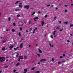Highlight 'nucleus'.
I'll return each instance as SVG.
<instances>
[{
	"instance_id": "obj_34",
	"label": "nucleus",
	"mask_w": 73,
	"mask_h": 73,
	"mask_svg": "<svg viewBox=\"0 0 73 73\" xmlns=\"http://www.w3.org/2000/svg\"><path fill=\"white\" fill-rule=\"evenodd\" d=\"M48 17V15H46L44 16V17H45V18H46V17Z\"/></svg>"
},
{
	"instance_id": "obj_4",
	"label": "nucleus",
	"mask_w": 73,
	"mask_h": 73,
	"mask_svg": "<svg viewBox=\"0 0 73 73\" xmlns=\"http://www.w3.org/2000/svg\"><path fill=\"white\" fill-rule=\"evenodd\" d=\"M24 7L25 8H26L27 9H29V6L26 5V6H25Z\"/></svg>"
},
{
	"instance_id": "obj_25",
	"label": "nucleus",
	"mask_w": 73,
	"mask_h": 73,
	"mask_svg": "<svg viewBox=\"0 0 73 73\" xmlns=\"http://www.w3.org/2000/svg\"><path fill=\"white\" fill-rule=\"evenodd\" d=\"M35 12H34L33 13L31 14V15H35Z\"/></svg>"
},
{
	"instance_id": "obj_44",
	"label": "nucleus",
	"mask_w": 73,
	"mask_h": 73,
	"mask_svg": "<svg viewBox=\"0 0 73 73\" xmlns=\"http://www.w3.org/2000/svg\"><path fill=\"white\" fill-rule=\"evenodd\" d=\"M50 5H47V7H50Z\"/></svg>"
},
{
	"instance_id": "obj_39",
	"label": "nucleus",
	"mask_w": 73,
	"mask_h": 73,
	"mask_svg": "<svg viewBox=\"0 0 73 73\" xmlns=\"http://www.w3.org/2000/svg\"><path fill=\"white\" fill-rule=\"evenodd\" d=\"M54 58H52V61H54Z\"/></svg>"
},
{
	"instance_id": "obj_19",
	"label": "nucleus",
	"mask_w": 73,
	"mask_h": 73,
	"mask_svg": "<svg viewBox=\"0 0 73 73\" xmlns=\"http://www.w3.org/2000/svg\"><path fill=\"white\" fill-rule=\"evenodd\" d=\"M15 11H20V9H16L15 10Z\"/></svg>"
},
{
	"instance_id": "obj_57",
	"label": "nucleus",
	"mask_w": 73,
	"mask_h": 73,
	"mask_svg": "<svg viewBox=\"0 0 73 73\" xmlns=\"http://www.w3.org/2000/svg\"><path fill=\"white\" fill-rule=\"evenodd\" d=\"M20 60H21L20 58L18 59V61H20Z\"/></svg>"
},
{
	"instance_id": "obj_9",
	"label": "nucleus",
	"mask_w": 73,
	"mask_h": 73,
	"mask_svg": "<svg viewBox=\"0 0 73 73\" xmlns=\"http://www.w3.org/2000/svg\"><path fill=\"white\" fill-rule=\"evenodd\" d=\"M13 48V45H12L9 46V48L10 49H12Z\"/></svg>"
},
{
	"instance_id": "obj_52",
	"label": "nucleus",
	"mask_w": 73,
	"mask_h": 73,
	"mask_svg": "<svg viewBox=\"0 0 73 73\" xmlns=\"http://www.w3.org/2000/svg\"><path fill=\"white\" fill-rule=\"evenodd\" d=\"M6 41H3V43H5V42Z\"/></svg>"
},
{
	"instance_id": "obj_43",
	"label": "nucleus",
	"mask_w": 73,
	"mask_h": 73,
	"mask_svg": "<svg viewBox=\"0 0 73 73\" xmlns=\"http://www.w3.org/2000/svg\"><path fill=\"white\" fill-rule=\"evenodd\" d=\"M63 30V29H60L59 31H62Z\"/></svg>"
},
{
	"instance_id": "obj_32",
	"label": "nucleus",
	"mask_w": 73,
	"mask_h": 73,
	"mask_svg": "<svg viewBox=\"0 0 73 73\" xmlns=\"http://www.w3.org/2000/svg\"><path fill=\"white\" fill-rule=\"evenodd\" d=\"M20 31H23V28L21 27H20Z\"/></svg>"
},
{
	"instance_id": "obj_36",
	"label": "nucleus",
	"mask_w": 73,
	"mask_h": 73,
	"mask_svg": "<svg viewBox=\"0 0 73 73\" xmlns=\"http://www.w3.org/2000/svg\"><path fill=\"white\" fill-rule=\"evenodd\" d=\"M8 66H5V68H8Z\"/></svg>"
},
{
	"instance_id": "obj_23",
	"label": "nucleus",
	"mask_w": 73,
	"mask_h": 73,
	"mask_svg": "<svg viewBox=\"0 0 73 73\" xmlns=\"http://www.w3.org/2000/svg\"><path fill=\"white\" fill-rule=\"evenodd\" d=\"M31 23H32V22L31 21H29V24H31Z\"/></svg>"
},
{
	"instance_id": "obj_26",
	"label": "nucleus",
	"mask_w": 73,
	"mask_h": 73,
	"mask_svg": "<svg viewBox=\"0 0 73 73\" xmlns=\"http://www.w3.org/2000/svg\"><path fill=\"white\" fill-rule=\"evenodd\" d=\"M56 29H60V27H58L57 28H56Z\"/></svg>"
},
{
	"instance_id": "obj_20",
	"label": "nucleus",
	"mask_w": 73,
	"mask_h": 73,
	"mask_svg": "<svg viewBox=\"0 0 73 73\" xmlns=\"http://www.w3.org/2000/svg\"><path fill=\"white\" fill-rule=\"evenodd\" d=\"M38 50L40 53H42V51H41V50H40V49H38Z\"/></svg>"
},
{
	"instance_id": "obj_10",
	"label": "nucleus",
	"mask_w": 73,
	"mask_h": 73,
	"mask_svg": "<svg viewBox=\"0 0 73 73\" xmlns=\"http://www.w3.org/2000/svg\"><path fill=\"white\" fill-rule=\"evenodd\" d=\"M49 44H50V46L51 47H54V45H52V44H51V43H49Z\"/></svg>"
},
{
	"instance_id": "obj_14",
	"label": "nucleus",
	"mask_w": 73,
	"mask_h": 73,
	"mask_svg": "<svg viewBox=\"0 0 73 73\" xmlns=\"http://www.w3.org/2000/svg\"><path fill=\"white\" fill-rule=\"evenodd\" d=\"M19 47H17V48H14V50H17V49H19Z\"/></svg>"
},
{
	"instance_id": "obj_47",
	"label": "nucleus",
	"mask_w": 73,
	"mask_h": 73,
	"mask_svg": "<svg viewBox=\"0 0 73 73\" xmlns=\"http://www.w3.org/2000/svg\"><path fill=\"white\" fill-rule=\"evenodd\" d=\"M32 28H30V31H32Z\"/></svg>"
},
{
	"instance_id": "obj_56",
	"label": "nucleus",
	"mask_w": 73,
	"mask_h": 73,
	"mask_svg": "<svg viewBox=\"0 0 73 73\" xmlns=\"http://www.w3.org/2000/svg\"><path fill=\"white\" fill-rule=\"evenodd\" d=\"M59 23L60 24H61V21H59Z\"/></svg>"
},
{
	"instance_id": "obj_27",
	"label": "nucleus",
	"mask_w": 73,
	"mask_h": 73,
	"mask_svg": "<svg viewBox=\"0 0 73 73\" xmlns=\"http://www.w3.org/2000/svg\"><path fill=\"white\" fill-rule=\"evenodd\" d=\"M20 65V63H17L16 64V66H18V65Z\"/></svg>"
},
{
	"instance_id": "obj_3",
	"label": "nucleus",
	"mask_w": 73,
	"mask_h": 73,
	"mask_svg": "<svg viewBox=\"0 0 73 73\" xmlns=\"http://www.w3.org/2000/svg\"><path fill=\"white\" fill-rule=\"evenodd\" d=\"M46 61V60L44 59H42L40 60V62H43L44 61Z\"/></svg>"
},
{
	"instance_id": "obj_31",
	"label": "nucleus",
	"mask_w": 73,
	"mask_h": 73,
	"mask_svg": "<svg viewBox=\"0 0 73 73\" xmlns=\"http://www.w3.org/2000/svg\"><path fill=\"white\" fill-rule=\"evenodd\" d=\"M64 24H66L67 25L68 24V22H64Z\"/></svg>"
},
{
	"instance_id": "obj_42",
	"label": "nucleus",
	"mask_w": 73,
	"mask_h": 73,
	"mask_svg": "<svg viewBox=\"0 0 73 73\" xmlns=\"http://www.w3.org/2000/svg\"><path fill=\"white\" fill-rule=\"evenodd\" d=\"M13 72H16V70H13Z\"/></svg>"
},
{
	"instance_id": "obj_50",
	"label": "nucleus",
	"mask_w": 73,
	"mask_h": 73,
	"mask_svg": "<svg viewBox=\"0 0 73 73\" xmlns=\"http://www.w3.org/2000/svg\"><path fill=\"white\" fill-rule=\"evenodd\" d=\"M65 12H67V10H65Z\"/></svg>"
},
{
	"instance_id": "obj_28",
	"label": "nucleus",
	"mask_w": 73,
	"mask_h": 73,
	"mask_svg": "<svg viewBox=\"0 0 73 73\" xmlns=\"http://www.w3.org/2000/svg\"><path fill=\"white\" fill-rule=\"evenodd\" d=\"M35 67H34L32 68L31 70H35Z\"/></svg>"
},
{
	"instance_id": "obj_41",
	"label": "nucleus",
	"mask_w": 73,
	"mask_h": 73,
	"mask_svg": "<svg viewBox=\"0 0 73 73\" xmlns=\"http://www.w3.org/2000/svg\"><path fill=\"white\" fill-rule=\"evenodd\" d=\"M70 27H73V25H70Z\"/></svg>"
},
{
	"instance_id": "obj_62",
	"label": "nucleus",
	"mask_w": 73,
	"mask_h": 73,
	"mask_svg": "<svg viewBox=\"0 0 73 73\" xmlns=\"http://www.w3.org/2000/svg\"><path fill=\"white\" fill-rule=\"evenodd\" d=\"M56 10H57V9H58V8H56Z\"/></svg>"
},
{
	"instance_id": "obj_33",
	"label": "nucleus",
	"mask_w": 73,
	"mask_h": 73,
	"mask_svg": "<svg viewBox=\"0 0 73 73\" xmlns=\"http://www.w3.org/2000/svg\"><path fill=\"white\" fill-rule=\"evenodd\" d=\"M35 73H40V71H38L36 72H35Z\"/></svg>"
},
{
	"instance_id": "obj_8",
	"label": "nucleus",
	"mask_w": 73,
	"mask_h": 73,
	"mask_svg": "<svg viewBox=\"0 0 73 73\" xmlns=\"http://www.w3.org/2000/svg\"><path fill=\"white\" fill-rule=\"evenodd\" d=\"M44 21H42V26H44Z\"/></svg>"
},
{
	"instance_id": "obj_60",
	"label": "nucleus",
	"mask_w": 73,
	"mask_h": 73,
	"mask_svg": "<svg viewBox=\"0 0 73 73\" xmlns=\"http://www.w3.org/2000/svg\"><path fill=\"white\" fill-rule=\"evenodd\" d=\"M46 34H45V35H44V37H46Z\"/></svg>"
},
{
	"instance_id": "obj_51",
	"label": "nucleus",
	"mask_w": 73,
	"mask_h": 73,
	"mask_svg": "<svg viewBox=\"0 0 73 73\" xmlns=\"http://www.w3.org/2000/svg\"><path fill=\"white\" fill-rule=\"evenodd\" d=\"M67 42H70V41H69V40H67Z\"/></svg>"
},
{
	"instance_id": "obj_38",
	"label": "nucleus",
	"mask_w": 73,
	"mask_h": 73,
	"mask_svg": "<svg viewBox=\"0 0 73 73\" xmlns=\"http://www.w3.org/2000/svg\"><path fill=\"white\" fill-rule=\"evenodd\" d=\"M24 57L25 58V59H26V58H27V56H24Z\"/></svg>"
},
{
	"instance_id": "obj_18",
	"label": "nucleus",
	"mask_w": 73,
	"mask_h": 73,
	"mask_svg": "<svg viewBox=\"0 0 73 73\" xmlns=\"http://www.w3.org/2000/svg\"><path fill=\"white\" fill-rule=\"evenodd\" d=\"M56 19H57V17H54V20H56Z\"/></svg>"
},
{
	"instance_id": "obj_5",
	"label": "nucleus",
	"mask_w": 73,
	"mask_h": 73,
	"mask_svg": "<svg viewBox=\"0 0 73 73\" xmlns=\"http://www.w3.org/2000/svg\"><path fill=\"white\" fill-rule=\"evenodd\" d=\"M36 30H37V28H36L35 29H34V31L33 32V34H34L35 33V32L36 31Z\"/></svg>"
},
{
	"instance_id": "obj_17",
	"label": "nucleus",
	"mask_w": 73,
	"mask_h": 73,
	"mask_svg": "<svg viewBox=\"0 0 73 73\" xmlns=\"http://www.w3.org/2000/svg\"><path fill=\"white\" fill-rule=\"evenodd\" d=\"M11 31L13 32H15V29H11Z\"/></svg>"
},
{
	"instance_id": "obj_46",
	"label": "nucleus",
	"mask_w": 73,
	"mask_h": 73,
	"mask_svg": "<svg viewBox=\"0 0 73 73\" xmlns=\"http://www.w3.org/2000/svg\"><path fill=\"white\" fill-rule=\"evenodd\" d=\"M61 63V62H58V64H60Z\"/></svg>"
},
{
	"instance_id": "obj_64",
	"label": "nucleus",
	"mask_w": 73,
	"mask_h": 73,
	"mask_svg": "<svg viewBox=\"0 0 73 73\" xmlns=\"http://www.w3.org/2000/svg\"><path fill=\"white\" fill-rule=\"evenodd\" d=\"M71 5H72V6H73V4H71Z\"/></svg>"
},
{
	"instance_id": "obj_48",
	"label": "nucleus",
	"mask_w": 73,
	"mask_h": 73,
	"mask_svg": "<svg viewBox=\"0 0 73 73\" xmlns=\"http://www.w3.org/2000/svg\"><path fill=\"white\" fill-rule=\"evenodd\" d=\"M40 62H38V65H40Z\"/></svg>"
},
{
	"instance_id": "obj_40",
	"label": "nucleus",
	"mask_w": 73,
	"mask_h": 73,
	"mask_svg": "<svg viewBox=\"0 0 73 73\" xmlns=\"http://www.w3.org/2000/svg\"><path fill=\"white\" fill-rule=\"evenodd\" d=\"M62 57H63V56H60L59 58H62Z\"/></svg>"
},
{
	"instance_id": "obj_6",
	"label": "nucleus",
	"mask_w": 73,
	"mask_h": 73,
	"mask_svg": "<svg viewBox=\"0 0 73 73\" xmlns=\"http://www.w3.org/2000/svg\"><path fill=\"white\" fill-rule=\"evenodd\" d=\"M23 44H21L20 45V46H19V48L20 49H21V48H23Z\"/></svg>"
},
{
	"instance_id": "obj_58",
	"label": "nucleus",
	"mask_w": 73,
	"mask_h": 73,
	"mask_svg": "<svg viewBox=\"0 0 73 73\" xmlns=\"http://www.w3.org/2000/svg\"><path fill=\"white\" fill-rule=\"evenodd\" d=\"M9 31V29H6L7 31Z\"/></svg>"
},
{
	"instance_id": "obj_30",
	"label": "nucleus",
	"mask_w": 73,
	"mask_h": 73,
	"mask_svg": "<svg viewBox=\"0 0 73 73\" xmlns=\"http://www.w3.org/2000/svg\"><path fill=\"white\" fill-rule=\"evenodd\" d=\"M19 36H21V33H20V32L19 33Z\"/></svg>"
},
{
	"instance_id": "obj_16",
	"label": "nucleus",
	"mask_w": 73,
	"mask_h": 73,
	"mask_svg": "<svg viewBox=\"0 0 73 73\" xmlns=\"http://www.w3.org/2000/svg\"><path fill=\"white\" fill-rule=\"evenodd\" d=\"M19 53H17V55H16V57H19Z\"/></svg>"
},
{
	"instance_id": "obj_2",
	"label": "nucleus",
	"mask_w": 73,
	"mask_h": 73,
	"mask_svg": "<svg viewBox=\"0 0 73 73\" xmlns=\"http://www.w3.org/2000/svg\"><path fill=\"white\" fill-rule=\"evenodd\" d=\"M19 24L21 26H22L23 25V22L21 21H20L19 22Z\"/></svg>"
},
{
	"instance_id": "obj_29",
	"label": "nucleus",
	"mask_w": 73,
	"mask_h": 73,
	"mask_svg": "<svg viewBox=\"0 0 73 73\" xmlns=\"http://www.w3.org/2000/svg\"><path fill=\"white\" fill-rule=\"evenodd\" d=\"M13 26H16V23H13Z\"/></svg>"
},
{
	"instance_id": "obj_59",
	"label": "nucleus",
	"mask_w": 73,
	"mask_h": 73,
	"mask_svg": "<svg viewBox=\"0 0 73 73\" xmlns=\"http://www.w3.org/2000/svg\"><path fill=\"white\" fill-rule=\"evenodd\" d=\"M26 32L27 33H28V30H26Z\"/></svg>"
},
{
	"instance_id": "obj_7",
	"label": "nucleus",
	"mask_w": 73,
	"mask_h": 73,
	"mask_svg": "<svg viewBox=\"0 0 73 73\" xmlns=\"http://www.w3.org/2000/svg\"><path fill=\"white\" fill-rule=\"evenodd\" d=\"M38 19V17H36L34 18V20L35 21H36V20H37Z\"/></svg>"
},
{
	"instance_id": "obj_63",
	"label": "nucleus",
	"mask_w": 73,
	"mask_h": 73,
	"mask_svg": "<svg viewBox=\"0 0 73 73\" xmlns=\"http://www.w3.org/2000/svg\"><path fill=\"white\" fill-rule=\"evenodd\" d=\"M31 46V45L30 44L29 45V47L30 48Z\"/></svg>"
},
{
	"instance_id": "obj_15",
	"label": "nucleus",
	"mask_w": 73,
	"mask_h": 73,
	"mask_svg": "<svg viewBox=\"0 0 73 73\" xmlns=\"http://www.w3.org/2000/svg\"><path fill=\"white\" fill-rule=\"evenodd\" d=\"M24 72H28V70H27V69H25L24 70Z\"/></svg>"
},
{
	"instance_id": "obj_24",
	"label": "nucleus",
	"mask_w": 73,
	"mask_h": 73,
	"mask_svg": "<svg viewBox=\"0 0 73 73\" xmlns=\"http://www.w3.org/2000/svg\"><path fill=\"white\" fill-rule=\"evenodd\" d=\"M19 8H22L23 7V6L21 5H19Z\"/></svg>"
},
{
	"instance_id": "obj_45",
	"label": "nucleus",
	"mask_w": 73,
	"mask_h": 73,
	"mask_svg": "<svg viewBox=\"0 0 73 73\" xmlns=\"http://www.w3.org/2000/svg\"><path fill=\"white\" fill-rule=\"evenodd\" d=\"M50 37L52 38H53V36H52V35H51L50 36Z\"/></svg>"
},
{
	"instance_id": "obj_61",
	"label": "nucleus",
	"mask_w": 73,
	"mask_h": 73,
	"mask_svg": "<svg viewBox=\"0 0 73 73\" xmlns=\"http://www.w3.org/2000/svg\"><path fill=\"white\" fill-rule=\"evenodd\" d=\"M2 73V71L0 70V73Z\"/></svg>"
},
{
	"instance_id": "obj_13",
	"label": "nucleus",
	"mask_w": 73,
	"mask_h": 73,
	"mask_svg": "<svg viewBox=\"0 0 73 73\" xmlns=\"http://www.w3.org/2000/svg\"><path fill=\"white\" fill-rule=\"evenodd\" d=\"M56 32V31H54L53 34L54 35V36H55V35H56V33H55Z\"/></svg>"
},
{
	"instance_id": "obj_1",
	"label": "nucleus",
	"mask_w": 73,
	"mask_h": 73,
	"mask_svg": "<svg viewBox=\"0 0 73 73\" xmlns=\"http://www.w3.org/2000/svg\"><path fill=\"white\" fill-rule=\"evenodd\" d=\"M5 61V58L0 57V62H3Z\"/></svg>"
},
{
	"instance_id": "obj_35",
	"label": "nucleus",
	"mask_w": 73,
	"mask_h": 73,
	"mask_svg": "<svg viewBox=\"0 0 73 73\" xmlns=\"http://www.w3.org/2000/svg\"><path fill=\"white\" fill-rule=\"evenodd\" d=\"M37 55L38 57H40V54H38Z\"/></svg>"
},
{
	"instance_id": "obj_49",
	"label": "nucleus",
	"mask_w": 73,
	"mask_h": 73,
	"mask_svg": "<svg viewBox=\"0 0 73 73\" xmlns=\"http://www.w3.org/2000/svg\"><path fill=\"white\" fill-rule=\"evenodd\" d=\"M63 56H64V57H65V54H63Z\"/></svg>"
},
{
	"instance_id": "obj_21",
	"label": "nucleus",
	"mask_w": 73,
	"mask_h": 73,
	"mask_svg": "<svg viewBox=\"0 0 73 73\" xmlns=\"http://www.w3.org/2000/svg\"><path fill=\"white\" fill-rule=\"evenodd\" d=\"M19 2H20V1H17L16 3H15V4H17V3H19Z\"/></svg>"
},
{
	"instance_id": "obj_55",
	"label": "nucleus",
	"mask_w": 73,
	"mask_h": 73,
	"mask_svg": "<svg viewBox=\"0 0 73 73\" xmlns=\"http://www.w3.org/2000/svg\"><path fill=\"white\" fill-rule=\"evenodd\" d=\"M19 4H20V5H22V3H19Z\"/></svg>"
},
{
	"instance_id": "obj_37",
	"label": "nucleus",
	"mask_w": 73,
	"mask_h": 73,
	"mask_svg": "<svg viewBox=\"0 0 73 73\" xmlns=\"http://www.w3.org/2000/svg\"><path fill=\"white\" fill-rule=\"evenodd\" d=\"M11 18L10 17H9V21H11Z\"/></svg>"
},
{
	"instance_id": "obj_54",
	"label": "nucleus",
	"mask_w": 73,
	"mask_h": 73,
	"mask_svg": "<svg viewBox=\"0 0 73 73\" xmlns=\"http://www.w3.org/2000/svg\"><path fill=\"white\" fill-rule=\"evenodd\" d=\"M65 7H68V5H64Z\"/></svg>"
},
{
	"instance_id": "obj_11",
	"label": "nucleus",
	"mask_w": 73,
	"mask_h": 73,
	"mask_svg": "<svg viewBox=\"0 0 73 73\" xmlns=\"http://www.w3.org/2000/svg\"><path fill=\"white\" fill-rule=\"evenodd\" d=\"M23 56H21L19 57V58L21 60H22V59H23Z\"/></svg>"
},
{
	"instance_id": "obj_53",
	"label": "nucleus",
	"mask_w": 73,
	"mask_h": 73,
	"mask_svg": "<svg viewBox=\"0 0 73 73\" xmlns=\"http://www.w3.org/2000/svg\"><path fill=\"white\" fill-rule=\"evenodd\" d=\"M38 13L39 14H40V13H41V12H40V11H38Z\"/></svg>"
},
{
	"instance_id": "obj_12",
	"label": "nucleus",
	"mask_w": 73,
	"mask_h": 73,
	"mask_svg": "<svg viewBox=\"0 0 73 73\" xmlns=\"http://www.w3.org/2000/svg\"><path fill=\"white\" fill-rule=\"evenodd\" d=\"M2 50L4 51V50H5V47H3L2 49Z\"/></svg>"
},
{
	"instance_id": "obj_22",
	"label": "nucleus",
	"mask_w": 73,
	"mask_h": 73,
	"mask_svg": "<svg viewBox=\"0 0 73 73\" xmlns=\"http://www.w3.org/2000/svg\"><path fill=\"white\" fill-rule=\"evenodd\" d=\"M17 16L18 17H21V16H20V15H19V14H18V15H17Z\"/></svg>"
}]
</instances>
